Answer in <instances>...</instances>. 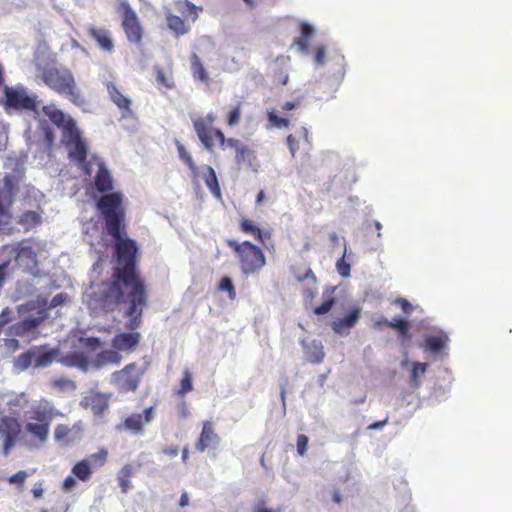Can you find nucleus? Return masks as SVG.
Returning <instances> with one entry per match:
<instances>
[{
	"label": "nucleus",
	"instance_id": "c85d7f7f",
	"mask_svg": "<svg viewBox=\"0 0 512 512\" xmlns=\"http://www.w3.org/2000/svg\"><path fill=\"white\" fill-rule=\"evenodd\" d=\"M299 138L297 139L295 135H288L287 136V145L291 152L292 157L295 156L297 150L299 149V143L302 141L305 143L308 147L311 146V140L309 136L308 129L306 127H301L298 131Z\"/></svg>",
	"mask_w": 512,
	"mask_h": 512
},
{
	"label": "nucleus",
	"instance_id": "bf43d9fd",
	"mask_svg": "<svg viewBox=\"0 0 512 512\" xmlns=\"http://www.w3.org/2000/svg\"><path fill=\"white\" fill-rule=\"evenodd\" d=\"M326 49L324 46L317 47L314 55V61L318 65H322L325 62Z\"/></svg>",
	"mask_w": 512,
	"mask_h": 512
},
{
	"label": "nucleus",
	"instance_id": "1a4fd4ad",
	"mask_svg": "<svg viewBox=\"0 0 512 512\" xmlns=\"http://www.w3.org/2000/svg\"><path fill=\"white\" fill-rule=\"evenodd\" d=\"M122 11V28L127 39L133 43H140L143 36V28L139 18L129 3L123 2L120 5Z\"/></svg>",
	"mask_w": 512,
	"mask_h": 512
},
{
	"label": "nucleus",
	"instance_id": "7c9ffc66",
	"mask_svg": "<svg viewBox=\"0 0 512 512\" xmlns=\"http://www.w3.org/2000/svg\"><path fill=\"white\" fill-rule=\"evenodd\" d=\"M448 340V336L445 334L428 336L424 341V349L432 353H439L445 348Z\"/></svg>",
	"mask_w": 512,
	"mask_h": 512
},
{
	"label": "nucleus",
	"instance_id": "7ed1b4c3",
	"mask_svg": "<svg viewBox=\"0 0 512 512\" xmlns=\"http://www.w3.org/2000/svg\"><path fill=\"white\" fill-rule=\"evenodd\" d=\"M42 112L50 121L62 131V142L68 149V158L81 166L87 175L91 174L89 164L86 162L88 146L81 136L76 121L54 105L43 106Z\"/></svg>",
	"mask_w": 512,
	"mask_h": 512
},
{
	"label": "nucleus",
	"instance_id": "f3484780",
	"mask_svg": "<svg viewBox=\"0 0 512 512\" xmlns=\"http://www.w3.org/2000/svg\"><path fill=\"white\" fill-rule=\"evenodd\" d=\"M0 401L4 402L7 410L12 416L18 417L20 410L28 404V398L25 392L16 393L8 391L0 395Z\"/></svg>",
	"mask_w": 512,
	"mask_h": 512
},
{
	"label": "nucleus",
	"instance_id": "a18cd8bd",
	"mask_svg": "<svg viewBox=\"0 0 512 512\" xmlns=\"http://www.w3.org/2000/svg\"><path fill=\"white\" fill-rule=\"evenodd\" d=\"M241 103H238L234 108L231 109L229 112L226 122L229 127L237 126L240 123L241 120Z\"/></svg>",
	"mask_w": 512,
	"mask_h": 512
},
{
	"label": "nucleus",
	"instance_id": "5fc2aeb1",
	"mask_svg": "<svg viewBox=\"0 0 512 512\" xmlns=\"http://www.w3.org/2000/svg\"><path fill=\"white\" fill-rule=\"evenodd\" d=\"M29 474L26 471H18L8 478L10 484L23 485Z\"/></svg>",
	"mask_w": 512,
	"mask_h": 512
},
{
	"label": "nucleus",
	"instance_id": "2f4dec72",
	"mask_svg": "<svg viewBox=\"0 0 512 512\" xmlns=\"http://www.w3.org/2000/svg\"><path fill=\"white\" fill-rule=\"evenodd\" d=\"M166 22H167L168 28L177 37L185 35L189 31V26L186 25L185 21L181 17H179L177 15L168 14L166 16Z\"/></svg>",
	"mask_w": 512,
	"mask_h": 512
},
{
	"label": "nucleus",
	"instance_id": "c03bdc74",
	"mask_svg": "<svg viewBox=\"0 0 512 512\" xmlns=\"http://www.w3.org/2000/svg\"><path fill=\"white\" fill-rule=\"evenodd\" d=\"M212 137L218 140L219 145L224 148V146H228L232 148L238 144V139L236 138H226L224 133L220 129H214Z\"/></svg>",
	"mask_w": 512,
	"mask_h": 512
},
{
	"label": "nucleus",
	"instance_id": "4d7b16f0",
	"mask_svg": "<svg viewBox=\"0 0 512 512\" xmlns=\"http://www.w3.org/2000/svg\"><path fill=\"white\" fill-rule=\"evenodd\" d=\"M395 303L401 308V310L405 313V314H410L413 310V306L411 305V303L405 299V298H397L395 300Z\"/></svg>",
	"mask_w": 512,
	"mask_h": 512
},
{
	"label": "nucleus",
	"instance_id": "49530a36",
	"mask_svg": "<svg viewBox=\"0 0 512 512\" xmlns=\"http://www.w3.org/2000/svg\"><path fill=\"white\" fill-rule=\"evenodd\" d=\"M156 71V81L159 85L167 88V89H172L174 87V81L171 77H168L163 68L161 67H156L155 69Z\"/></svg>",
	"mask_w": 512,
	"mask_h": 512
},
{
	"label": "nucleus",
	"instance_id": "e433bc0d",
	"mask_svg": "<svg viewBox=\"0 0 512 512\" xmlns=\"http://www.w3.org/2000/svg\"><path fill=\"white\" fill-rule=\"evenodd\" d=\"M34 362L35 347L17 356L14 360V365L17 369L24 371L28 369L30 366H34Z\"/></svg>",
	"mask_w": 512,
	"mask_h": 512
},
{
	"label": "nucleus",
	"instance_id": "6ab92c4d",
	"mask_svg": "<svg viewBox=\"0 0 512 512\" xmlns=\"http://www.w3.org/2000/svg\"><path fill=\"white\" fill-rule=\"evenodd\" d=\"M219 441L220 437L215 432L213 423L211 421H205L195 447L197 451L204 452L208 447L216 446Z\"/></svg>",
	"mask_w": 512,
	"mask_h": 512
},
{
	"label": "nucleus",
	"instance_id": "79ce46f5",
	"mask_svg": "<svg viewBox=\"0 0 512 512\" xmlns=\"http://www.w3.org/2000/svg\"><path fill=\"white\" fill-rule=\"evenodd\" d=\"M176 147L178 151L179 158L192 170L193 172L197 171V166L189 154V152L185 149L184 145L179 141L176 142Z\"/></svg>",
	"mask_w": 512,
	"mask_h": 512
},
{
	"label": "nucleus",
	"instance_id": "39448f33",
	"mask_svg": "<svg viewBox=\"0 0 512 512\" xmlns=\"http://www.w3.org/2000/svg\"><path fill=\"white\" fill-rule=\"evenodd\" d=\"M42 80L59 95L68 97L75 104L80 103V93L70 70L56 67L46 68L42 72Z\"/></svg>",
	"mask_w": 512,
	"mask_h": 512
},
{
	"label": "nucleus",
	"instance_id": "6e6552de",
	"mask_svg": "<svg viewBox=\"0 0 512 512\" xmlns=\"http://www.w3.org/2000/svg\"><path fill=\"white\" fill-rule=\"evenodd\" d=\"M22 424L18 417L5 415L0 418V443L2 454L8 456L22 435Z\"/></svg>",
	"mask_w": 512,
	"mask_h": 512
},
{
	"label": "nucleus",
	"instance_id": "a878e982",
	"mask_svg": "<svg viewBox=\"0 0 512 512\" xmlns=\"http://www.w3.org/2000/svg\"><path fill=\"white\" fill-rule=\"evenodd\" d=\"M50 425L41 422H27L25 424L26 432L39 444H44L49 437Z\"/></svg>",
	"mask_w": 512,
	"mask_h": 512
},
{
	"label": "nucleus",
	"instance_id": "f704fd0d",
	"mask_svg": "<svg viewBox=\"0 0 512 512\" xmlns=\"http://www.w3.org/2000/svg\"><path fill=\"white\" fill-rule=\"evenodd\" d=\"M72 474L80 481H87L92 475L89 460H81L72 467Z\"/></svg>",
	"mask_w": 512,
	"mask_h": 512
},
{
	"label": "nucleus",
	"instance_id": "de8ad7c7",
	"mask_svg": "<svg viewBox=\"0 0 512 512\" xmlns=\"http://www.w3.org/2000/svg\"><path fill=\"white\" fill-rule=\"evenodd\" d=\"M52 386L54 388H57L60 391H65V390H72L73 391V390L76 389L75 382L72 381L71 379L64 378V377L54 379L52 381Z\"/></svg>",
	"mask_w": 512,
	"mask_h": 512
},
{
	"label": "nucleus",
	"instance_id": "3c124183",
	"mask_svg": "<svg viewBox=\"0 0 512 512\" xmlns=\"http://www.w3.org/2000/svg\"><path fill=\"white\" fill-rule=\"evenodd\" d=\"M346 250L347 248L345 247L342 257L336 262L337 271L342 277H348L350 275V264L345 260Z\"/></svg>",
	"mask_w": 512,
	"mask_h": 512
},
{
	"label": "nucleus",
	"instance_id": "09e8293b",
	"mask_svg": "<svg viewBox=\"0 0 512 512\" xmlns=\"http://www.w3.org/2000/svg\"><path fill=\"white\" fill-rule=\"evenodd\" d=\"M107 457V450L102 448L97 453L91 454L87 460H89L90 465L93 464L95 466L101 467L106 463Z\"/></svg>",
	"mask_w": 512,
	"mask_h": 512
},
{
	"label": "nucleus",
	"instance_id": "4c0bfd02",
	"mask_svg": "<svg viewBox=\"0 0 512 512\" xmlns=\"http://www.w3.org/2000/svg\"><path fill=\"white\" fill-rule=\"evenodd\" d=\"M97 360L101 364H119L122 360L120 351L116 349H106L98 353Z\"/></svg>",
	"mask_w": 512,
	"mask_h": 512
},
{
	"label": "nucleus",
	"instance_id": "c756f323",
	"mask_svg": "<svg viewBox=\"0 0 512 512\" xmlns=\"http://www.w3.org/2000/svg\"><path fill=\"white\" fill-rule=\"evenodd\" d=\"M300 30L301 35L295 40V45L301 52L307 53L309 50L310 39L314 35V28L308 23H301Z\"/></svg>",
	"mask_w": 512,
	"mask_h": 512
},
{
	"label": "nucleus",
	"instance_id": "9d476101",
	"mask_svg": "<svg viewBox=\"0 0 512 512\" xmlns=\"http://www.w3.org/2000/svg\"><path fill=\"white\" fill-rule=\"evenodd\" d=\"M154 412L155 406H150L143 413H132L117 425V430L128 431L134 435H142L145 432V426L153 421Z\"/></svg>",
	"mask_w": 512,
	"mask_h": 512
},
{
	"label": "nucleus",
	"instance_id": "cd10ccee",
	"mask_svg": "<svg viewBox=\"0 0 512 512\" xmlns=\"http://www.w3.org/2000/svg\"><path fill=\"white\" fill-rule=\"evenodd\" d=\"M141 464H126L124 465L117 475V481L123 493L128 492L131 488L130 478L133 476L137 468H140Z\"/></svg>",
	"mask_w": 512,
	"mask_h": 512
},
{
	"label": "nucleus",
	"instance_id": "8fccbe9b",
	"mask_svg": "<svg viewBox=\"0 0 512 512\" xmlns=\"http://www.w3.org/2000/svg\"><path fill=\"white\" fill-rule=\"evenodd\" d=\"M267 117H268V120L269 122L272 124V126L274 127H277V128H282V127H288L290 125V121L286 118H283V117H279L275 111H269L267 113Z\"/></svg>",
	"mask_w": 512,
	"mask_h": 512
},
{
	"label": "nucleus",
	"instance_id": "b1692460",
	"mask_svg": "<svg viewBox=\"0 0 512 512\" xmlns=\"http://www.w3.org/2000/svg\"><path fill=\"white\" fill-rule=\"evenodd\" d=\"M87 32L103 51H113L114 43L108 30L91 25Z\"/></svg>",
	"mask_w": 512,
	"mask_h": 512
},
{
	"label": "nucleus",
	"instance_id": "20e7f679",
	"mask_svg": "<svg viewBox=\"0 0 512 512\" xmlns=\"http://www.w3.org/2000/svg\"><path fill=\"white\" fill-rule=\"evenodd\" d=\"M226 245L235 253L240 270L244 275L256 274L266 265L263 250L252 242L227 239Z\"/></svg>",
	"mask_w": 512,
	"mask_h": 512
},
{
	"label": "nucleus",
	"instance_id": "603ef678",
	"mask_svg": "<svg viewBox=\"0 0 512 512\" xmlns=\"http://www.w3.org/2000/svg\"><path fill=\"white\" fill-rule=\"evenodd\" d=\"M334 304H335L334 298H329V299L325 300L321 305L314 308V314L324 315L332 309Z\"/></svg>",
	"mask_w": 512,
	"mask_h": 512
},
{
	"label": "nucleus",
	"instance_id": "69168bd1",
	"mask_svg": "<svg viewBox=\"0 0 512 512\" xmlns=\"http://www.w3.org/2000/svg\"><path fill=\"white\" fill-rule=\"evenodd\" d=\"M388 423V417H386L384 420L376 421L368 425V430H378L383 428Z\"/></svg>",
	"mask_w": 512,
	"mask_h": 512
},
{
	"label": "nucleus",
	"instance_id": "052dcab7",
	"mask_svg": "<svg viewBox=\"0 0 512 512\" xmlns=\"http://www.w3.org/2000/svg\"><path fill=\"white\" fill-rule=\"evenodd\" d=\"M66 298H67L66 293H59V294L55 295L50 302V308H55V307L63 304L65 302Z\"/></svg>",
	"mask_w": 512,
	"mask_h": 512
},
{
	"label": "nucleus",
	"instance_id": "aec40b11",
	"mask_svg": "<svg viewBox=\"0 0 512 512\" xmlns=\"http://www.w3.org/2000/svg\"><path fill=\"white\" fill-rule=\"evenodd\" d=\"M81 406L85 409H91L95 416H102L108 409V399L101 393H90L81 401Z\"/></svg>",
	"mask_w": 512,
	"mask_h": 512
},
{
	"label": "nucleus",
	"instance_id": "72a5a7b5",
	"mask_svg": "<svg viewBox=\"0 0 512 512\" xmlns=\"http://www.w3.org/2000/svg\"><path fill=\"white\" fill-rule=\"evenodd\" d=\"M307 358L313 364H320L325 358V352L320 342L313 341L307 346Z\"/></svg>",
	"mask_w": 512,
	"mask_h": 512
},
{
	"label": "nucleus",
	"instance_id": "0eeeda50",
	"mask_svg": "<svg viewBox=\"0 0 512 512\" xmlns=\"http://www.w3.org/2000/svg\"><path fill=\"white\" fill-rule=\"evenodd\" d=\"M145 368L138 366L135 362L127 364L121 370L112 373V383L120 392H135L145 374Z\"/></svg>",
	"mask_w": 512,
	"mask_h": 512
},
{
	"label": "nucleus",
	"instance_id": "e2e57ef3",
	"mask_svg": "<svg viewBox=\"0 0 512 512\" xmlns=\"http://www.w3.org/2000/svg\"><path fill=\"white\" fill-rule=\"evenodd\" d=\"M12 310L9 308H5L2 310L0 314V322L3 323V325L9 323L12 320Z\"/></svg>",
	"mask_w": 512,
	"mask_h": 512
},
{
	"label": "nucleus",
	"instance_id": "0e129e2a",
	"mask_svg": "<svg viewBox=\"0 0 512 512\" xmlns=\"http://www.w3.org/2000/svg\"><path fill=\"white\" fill-rule=\"evenodd\" d=\"M253 512H277L276 510L274 509H270V508H267L265 506V502L264 501H260L258 502L254 507H253Z\"/></svg>",
	"mask_w": 512,
	"mask_h": 512
},
{
	"label": "nucleus",
	"instance_id": "dca6fc26",
	"mask_svg": "<svg viewBox=\"0 0 512 512\" xmlns=\"http://www.w3.org/2000/svg\"><path fill=\"white\" fill-rule=\"evenodd\" d=\"M361 317L359 307L352 308L347 315L338 318L331 323L333 331L339 335L348 334Z\"/></svg>",
	"mask_w": 512,
	"mask_h": 512
},
{
	"label": "nucleus",
	"instance_id": "5701e85b",
	"mask_svg": "<svg viewBox=\"0 0 512 512\" xmlns=\"http://www.w3.org/2000/svg\"><path fill=\"white\" fill-rule=\"evenodd\" d=\"M94 185L98 192L106 193L113 190V178L104 162L99 161L98 170L94 177Z\"/></svg>",
	"mask_w": 512,
	"mask_h": 512
},
{
	"label": "nucleus",
	"instance_id": "4468645a",
	"mask_svg": "<svg viewBox=\"0 0 512 512\" xmlns=\"http://www.w3.org/2000/svg\"><path fill=\"white\" fill-rule=\"evenodd\" d=\"M62 416L63 414L50 401L41 399L39 404L32 408L30 419L50 425L53 419Z\"/></svg>",
	"mask_w": 512,
	"mask_h": 512
},
{
	"label": "nucleus",
	"instance_id": "58836bf2",
	"mask_svg": "<svg viewBox=\"0 0 512 512\" xmlns=\"http://www.w3.org/2000/svg\"><path fill=\"white\" fill-rule=\"evenodd\" d=\"M206 171L207 172L204 177L206 186L214 195L220 196V187L215 170L211 166H207Z\"/></svg>",
	"mask_w": 512,
	"mask_h": 512
},
{
	"label": "nucleus",
	"instance_id": "f03ea898",
	"mask_svg": "<svg viewBox=\"0 0 512 512\" xmlns=\"http://www.w3.org/2000/svg\"><path fill=\"white\" fill-rule=\"evenodd\" d=\"M98 291H99V284L93 289V291L91 293H89L87 295V300H86V304H87L88 308L94 312H101V313H106V314L112 313V312L119 310L122 305L128 304V306L124 312V316L128 318V321L125 323V328L128 329L129 332H121V333L116 334L112 338L111 345L114 349H116L117 351H120V352L130 353V352L135 351L138 348L141 338H142L141 333H139L135 330L138 329L142 324L143 310L146 307L147 300H148L147 285L145 284V293H146L145 303L143 305L137 306L135 309L136 311L132 314H129V310H130V307L132 304V300L130 297V293H131L130 287H125L123 289V291H124L123 300L120 303H118L111 310H108V309L102 308V307H95L92 305L93 296Z\"/></svg>",
	"mask_w": 512,
	"mask_h": 512
},
{
	"label": "nucleus",
	"instance_id": "393cba45",
	"mask_svg": "<svg viewBox=\"0 0 512 512\" xmlns=\"http://www.w3.org/2000/svg\"><path fill=\"white\" fill-rule=\"evenodd\" d=\"M59 363L69 368H79L82 371H87L89 367V359L84 352L74 351L64 356L60 355Z\"/></svg>",
	"mask_w": 512,
	"mask_h": 512
},
{
	"label": "nucleus",
	"instance_id": "bb28decb",
	"mask_svg": "<svg viewBox=\"0 0 512 512\" xmlns=\"http://www.w3.org/2000/svg\"><path fill=\"white\" fill-rule=\"evenodd\" d=\"M80 432V426L73 425L69 427L66 424H58L54 429V439L57 442L68 444L75 440Z\"/></svg>",
	"mask_w": 512,
	"mask_h": 512
},
{
	"label": "nucleus",
	"instance_id": "a211bd4d",
	"mask_svg": "<svg viewBox=\"0 0 512 512\" xmlns=\"http://www.w3.org/2000/svg\"><path fill=\"white\" fill-rule=\"evenodd\" d=\"M38 314L39 315L37 317L26 318L13 324L11 326V333L16 336H24L35 330L47 318L45 310H40Z\"/></svg>",
	"mask_w": 512,
	"mask_h": 512
},
{
	"label": "nucleus",
	"instance_id": "c9c22d12",
	"mask_svg": "<svg viewBox=\"0 0 512 512\" xmlns=\"http://www.w3.org/2000/svg\"><path fill=\"white\" fill-rule=\"evenodd\" d=\"M385 327L395 329L403 339L411 338L409 322L403 318H393L390 322H385Z\"/></svg>",
	"mask_w": 512,
	"mask_h": 512
},
{
	"label": "nucleus",
	"instance_id": "473e14b6",
	"mask_svg": "<svg viewBox=\"0 0 512 512\" xmlns=\"http://www.w3.org/2000/svg\"><path fill=\"white\" fill-rule=\"evenodd\" d=\"M191 72L193 77L200 80L201 82L208 83L210 80L203 63L201 62V59L195 53H193L191 56Z\"/></svg>",
	"mask_w": 512,
	"mask_h": 512
},
{
	"label": "nucleus",
	"instance_id": "6e6d98bb",
	"mask_svg": "<svg viewBox=\"0 0 512 512\" xmlns=\"http://www.w3.org/2000/svg\"><path fill=\"white\" fill-rule=\"evenodd\" d=\"M176 413L179 419H187L190 416L188 404L185 401L180 402L176 407Z\"/></svg>",
	"mask_w": 512,
	"mask_h": 512
},
{
	"label": "nucleus",
	"instance_id": "2eb2a0df",
	"mask_svg": "<svg viewBox=\"0 0 512 512\" xmlns=\"http://www.w3.org/2000/svg\"><path fill=\"white\" fill-rule=\"evenodd\" d=\"M239 230L246 235L252 236L263 245L272 237V231L270 229H261L253 220L246 217H242L239 220Z\"/></svg>",
	"mask_w": 512,
	"mask_h": 512
},
{
	"label": "nucleus",
	"instance_id": "13d9d810",
	"mask_svg": "<svg viewBox=\"0 0 512 512\" xmlns=\"http://www.w3.org/2000/svg\"><path fill=\"white\" fill-rule=\"evenodd\" d=\"M185 7L186 9L183 11V13H187L192 16V20L195 21L198 18V11L201 10V8H198L193 3L189 1H185Z\"/></svg>",
	"mask_w": 512,
	"mask_h": 512
},
{
	"label": "nucleus",
	"instance_id": "4be33fe9",
	"mask_svg": "<svg viewBox=\"0 0 512 512\" xmlns=\"http://www.w3.org/2000/svg\"><path fill=\"white\" fill-rule=\"evenodd\" d=\"M106 89L111 101L123 112V115H130L132 113L131 99L125 96L113 82H108Z\"/></svg>",
	"mask_w": 512,
	"mask_h": 512
},
{
	"label": "nucleus",
	"instance_id": "ea45409f",
	"mask_svg": "<svg viewBox=\"0 0 512 512\" xmlns=\"http://www.w3.org/2000/svg\"><path fill=\"white\" fill-rule=\"evenodd\" d=\"M428 365L426 363L416 362L413 364L410 373V382L414 387L420 386V377L425 374Z\"/></svg>",
	"mask_w": 512,
	"mask_h": 512
},
{
	"label": "nucleus",
	"instance_id": "774afa93",
	"mask_svg": "<svg viewBox=\"0 0 512 512\" xmlns=\"http://www.w3.org/2000/svg\"><path fill=\"white\" fill-rule=\"evenodd\" d=\"M163 453H164L165 455L170 456V457H175V456H177V455H178V453H179V449H178L177 447H165V448L163 449Z\"/></svg>",
	"mask_w": 512,
	"mask_h": 512
},
{
	"label": "nucleus",
	"instance_id": "412c9836",
	"mask_svg": "<svg viewBox=\"0 0 512 512\" xmlns=\"http://www.w3.org/2000/svg\"><path fill=\"white\" fill-rule=\"evenodd\" d=\"M61 351L59 348L46 350L45 346L35 347L34 367L44 368L50 366L53 362H59Z\"/></svg>",
	"mask_w": 512,
	"mask_h": 512
},
{
	"label": "nucleus",
	"instance_id": "864d4df0",
	"mask_svg": "<svg viewBox=\"0 0 512 512\" xmlns=\"http://www.w3.org/2000/svg\"><path fill=\"white\" fill-rule=\"evenodd\" d=\"M308 442H309V439L304 434H301L297 437L296 446H297V452L300 456H304L306 454L307 449H308Z\"/></svg>",
	"mask_w": 512,
	"mask_h": 512
},
{
	"label": "nucleus",
	"instance_id": "a19ab883",
	"mask_svg": "<svg viewBox=\"0 0 512 512\" xmlns=\"http://www.w3.org/2000/svg\"><path fill=\"white\" fill-rule=\"evenodd\" d=\"M193 390V383H192V374L185 370L183 372L182 379L180 381V388L177 390L176 394L178 396L183 397L185 394Z\"/></svg>",
	"mask_w": 512,
	"mask_h": 512
},
{
	"label": "nucleus",
	"instance_id": "f8f14e48",
	"mask_svg": "<svg viewBox=\"0 0 512 512\" xmlns=\"http://www.w3.org/2000/svg\"><path fill=\"white\" fill-rule=\"evenodd\" d=\"M14 251L15 263L24 272L34 273L38 267L37 254L34 249L24 242L19 243Z\"/></svg>",
	"mask_w": 512,
	"mask_h": 512
},
{
	"label": "nucleus",
	"instance_id": "680f3d73",
	"mask_svg": "<svg viewBox=\"0 0 512 512\" xmlns=\"http://www.w3.org/2000/svg\"><path fill=\"white\" fill-rule=\"evenodd\" d=\"M76 486V480L72 476H68L64 479L62 488L64 491L69 492Z\"/></svg>",
	"mask_w": 512,
	"mask_h": 512
},
{
	"label": "nucleus",
	"instance_id": "ddd939ff",
	"mask_svg": "<svg viewBox=\"0 0 512 512\" xmlns=\"http://www.w3.org/2000/svg\"><path fill=\"white\" fill-rule=\"evenodd\" d=\"M232 148L235 150V163L239 167H244L252 172H257L259 170L260 163L254 149L243 144L239 139L238 144Z\"/></svg>",
	"mask_w": 512,
	"mask_h": 512
},
{
	"label": "nucleus",
	"instance_id": "423d86ee",
	"mask_svg": "<svg viewBox=\"0 0 512 512\" xmlns=\"http://www.w3.org/2000/svg\"><path fill=\"white\" fill-rule=\"evenodd\" d=\"M2 104L6 110L38 113L39 100L36 94L28 93L23 85L4 86Z\"/></svg>",
	"mask_w": 512,
	"mask_h": 512
},
{
	"label": "nucleus",
	"instance_id": "9b49d317",
	"mask_svg": "<svg viewBox=\"0 0 512 512\" xmlns=\"http://www.w3.org/2000/svg\"><path fill=\"white\" fill-rule=\"evenodd\" d=\"M216 116L213 113H209L206 116L198 117L193 119V127L194 130L204 146V148L208 151H213L214 149V141H213V125L215 123Z\"/></svg>",
	"mask_w": 512,
	"mask_h": 512
},
{
	"label": "nucleus",
	"instance_id": "338daca9",
	"mask_svg": "<svg viewBox=\"0 0 512 512\" xmlns=\"http://www.w3.org/2000/svg\"><path fill=\"white\" fill-rule=\"evenodd\" d=\"M86 346L91 348H97L101 345V341L97 337H88L86 340Z\"/></svg>",
	"mask_w": 512,
	"mask_h": 512
},
{
	"label": "nucleus",
	"instance_id": "37998d69",
	"mask_svg": "<svg viewBox=\"0 0 512 512\" xmlns=\"http://www.w3.org/2000/svg\"><path fill=\"white\" fill-rule=\"evenodd\" d=\"M218 289L220 291L227 292L228 298L230 300H234L236 298V291H235L234 284H233L231 278H229L228 276H224L221 278V280L218 284Z\"/></svg>",
	"mask_w": 512,
	"mask_h": 512
},
{
	"label": "nucleus",
	"instance_id": "f257e3e1",
	"mask_svg": "<svg viewBox=\"0 0 512 512\" xmlns=\"http://www.w3.org/2000/svg\"><path fill=\"white\" fill-rule=\"evenodd\" d=\"M104 221L107 233L115 240V264L111 277L99 283V291L94 294L92 305L108 310L123 300L125 287L131 288L132 304L129 314L145 303V280L138 268L139 251L130 238H123L125 230V207L120 192L104 194L96 203Z\"/></svg>",
	"mask_w": 512,
	"mask_h": 512
}]
</instances>
